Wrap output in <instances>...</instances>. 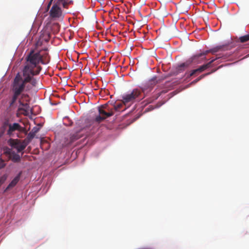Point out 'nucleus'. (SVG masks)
<instances>
[{
    "instance_id": "23",
    "label": "nucleus",
    "mask_w": 249,
    "mask_h": 249,
    "mask_svg": "<svg viewBox=\"0 0 249 249\" xmlns=\"http://www.w3.org/2000/svg\"><path fill=\"white\" fill-rule=\"evenodd\" d=\"M35 135L36 134L31 131L28 133L27 136V139L29 140H31L35 137Z\"/></svg>"
},
{
    "instance_id": "16",
    "label": "nucleus",
    "mask_w": 249,
    "mask_h": 249,
    "mask_svg": "<svg viewBox=\"0 0 249 249\" xmlns=\"http://www.w3.org/2000/svg\"><path fill=\"white\" fill-rule=\"evenodd\" d=\"M41 52V55L42 56V60L41 61V63L42 64H45L48 63L50 61L49 56L48 53H42Z\"/></svg>"
},
{
    "instance_id": "14",
    "label": "nucleus",
    "mask_w": 249,
    "mask_h": 249,
    "mask_svg": "<svg viewBox=\"0 0 249 249\" xmlns=\"http://www.w3.org/2000/svg\"><path fill=\"white\" fill-rule=\"evenodd\" d=\"M20 178V174L18 176H16L9 183L6 189L5 190V192L9 190V189L14 187L18 182Z\"/></svg>"
},
{
    "instance_id": "15",
    "label": "nucleus",
    "mask_w": 249,
    "mask_h": 249,
    "mask_svg": "<svg viewBox=\"0 0 249 249\" xmlns=\"http://www.w3.org/2000/svg\"><path fill=\"white\" fill-rule=\"evenodd\" d=\"M122 2V7L124 8V11H127V12H129V10L132 7L133 3L129 1H121Z\"/></svg>"
},
{
    "instance_id": "30",
    "label": "nucleus",
    "mask_w": 249,
    "mask_h": 249,
    "mask_svg": "<svg viewBox=\"0 0 249 249\" xmlns=\"http://www.w3.org/2000/svg\"><path fill=\"white\" fill-rule=\"evenodd\" d=\"M152 4L153 6H155L157 4V3L156 2L152 3Z\"/></svg>"
},
{
    "instance_id": "24",
    "label": "nucleus",
    "mask_w": 249,
    "mask_h": 249,
    "mask_svg": "<svg viewBox=\"0 0 249 249\" xmlns=\"http://www.w3.org/2000/svg\"><path fill=\"white\" fill-rule=\"evenodd\" d=\"M215 70H214L213 71H212L211 72H210V73H207L205 74H203V75H201L200 77H199L197 79H196V80H195V82H197V81H198L199 80H200L201 78H203L205 75H209L210 74V73L215 71Z\"/></svg>"
},
{
    "instance_id": "9",
    "label": "nucleus",
    "mask_w": 249,
    "mask_h": 249,
    "mask_svg": "<svg viewBox=\"0 0 249 249\" xmlns=\"http://www.w3.org/2000/svg\"><path fill=\"white\" fill-rule=\"evenodd\" d=\"M218 58H219V57L216 58L215 59H212L211 61L208 62V63L200 66L198 69H195V70H193V71H192L190 72V73L189 74V76H192L194 75V74H195L196 73H200V72L204 71V70H205L207 68H210V67H211L212 64L215 60L217 59Z\"/></svg>"
},
{
    "instance_id": "12",
    "label": "nucleus",
    "mask_w": 249,
    "mask_h": 249,
    "mask_svg": "<svg viewBox=\"0 0 249 249\" xmlns=\"http://www.w3.org/2000/svg\"><path fill=\"white\" fill-rule=\"evenodd\" d=\"M99 114L104 116L106 118L112 116V112H107L106 110L102 107V105L98 107Z\"/></svg>"
},
{
    "instance_id": "10",
    "label": "nucleus",
    "mask_w": 249,
    "mask_h": 249,
    "mask_svg": "<svg viewBox=\"0 0 249 249\" xmlns=\"http://www.w3.org/2000/svg\"><path fill=\"white\" fill-rule=\"evenodd\" d=\"M228 46L227 45H219L215 47H214L210 50L205 51V54L207 55L210 53H216L219 51H225L228 50Z\"/></svg>"
},
{
    "instance_id": "31",
    "label": "nucleus",
    "mask_w": 249,
    "mask_h": 249,
    "mask_svg": "<svg viewBox=\"0 0 249 249\" xmlns=\"http://www.w3.org/2000/svg\"><path fill=\"white\" fill-rule=\"evenodd\" d=\"M103 2H104L105 1H102ZM103 4H105L104 2H103V3H101V4L102 5Z\"/></svg>"
},
{
    "instance_id": "8",
    "label": "nucleus",
    "mask_w": 249,
    "mask_h": 249,
    "mask_svg": "<svg viewBox=\"0 0 249 249\" xmlns=\"http://www.w3.org/2000/svg\"><path fill=\"white\" fill-rule=\"evenodd\" d=\"M11 146L17 150L18 152H20L23 150L27 146V144L24 142H21L19 140H12L10 142Z\"/></svg>"
},
{
    "instance_id": "5",
    "label": "nucleus",
    "mask_w": 249,
    "mask_h": 249,
    "mask_svg": "<svg viewBox=\"0 0 249 249\" xmlns=\"http://www.w3.org/2000/svg\"><path fill=\"white\" fill-rule=\"evenodd\" d=\"M141 94V90L135 89L131 92L123 95L122 101L124 105L128 103H133L140 97Z\"/></svg>"
},
{
    "instance_id": "13",
    "label": "nucleus",
    "mask_w": 249,
    "mask_h": 249,
    "mask_svg": "<svg viewBox=\"0 0 249 249\" xmlns=\"http://www.w3.org/2000/svg\"><path fill=\"white\" fill-rule=\"evenodd\" d=\"M80 131L76 132V133L71 134L70 137V142H68L67 144H70L73 142L80 138L82 137V134H80Z\"/></svg>"
},
{
    "instance_id": "7",
    "label": "nucleus",
    "mask_w": 249,
    "mask_h": 249,
    "mask_svg": "<svg viewBox=\"0 0 249 249\" xmlns=\"http://www.w3.org/2000/svg\"><path fill=\"white\" fill-rule=\"evenodd\" d=\"M10 94L8 96V104L10 108L15 109L17 107V102H18L20 99L21 96L14 92H10Z\"/></svg>"
},
{
    "instance_id": "6",
    "label": "nucleus",
    "mask_w": 249,
    "mask_h": 249,
    "mask_svg": "<svg viewBox=\"0 0 249 249\" xmlns=\"http://www.w3.org/2000/svg\"><path fill=\"white\" fill-rule=\"evenodd\" d=\"M5 124L6 125V124ZM6 124L8 126L7 134L10 136L13 135V133L16 131L22 132L25 129L24 127L21 126L19 124L17 123L13 124L7 123Z\"/></svg>"
},
{
    "instance_id": "22",
    "label": "nucleus",
    "mask_w": 249,
    "mask_h": 249,
    "mask_svg": "<svg viewBox=\"0 0 249 249\" xmlns=\"http://www.w3.org/2000/svg\"><path fill=\"white\" fill-rule=\"evenodd\" d=\"M106 119V118L105 117L99 114L96 117L95 120L96 122L99 123L103 121Z\"/></svg>"
},
{
    "instance_id": "28",
    "label": "nucleus",
    "mask_w": 249,
    "mask_h": 249,
    "mask_svg": "<svg viewBox=\"0 0 249 249\" xmlns=\"http://www.w3.org/2000/svg\"><path fill=\"white\" fill-rule=\"evenodd\" d=\"M53 1H49V3L48 4L47 7V11H48L49 9L50 8L51 5H52Z\"/></svg>"
},
{
    "instance_id": "18",
    "label": "nucleus",
    "mask_w": 249,
    "mask_h": 249,
    "mask_svg": "<svg viewBox=\"0 0 249 249\" xmlns=\"http://www.w3.org/2000/svg\"><path fill=\"white\" fill-rule=\"evenodd\" d=\"M124 105V104L123 103V102L122 103L117 104L113 107V109L115 111H120Z\"/></svg>"
},
{
    "instance_id": "33",
    "label": "nucleus",
    "mask_w": 249,
    "mask_h": 249,
    "mask_svg": "<svg viewBox=\"0 0 249 249\" xmlns=\"http://www.w3.org/2000/svg\"><path fill=\"white\" fill-rule=\"evenodd\" d=\"M19 109H22V107H20V108H19Z\"/></svg>"
},
{
    "instance_id": "1",
    "label": "nucleus",
    "mask_w": 249,
    "mask_h": 249,
    "mask_svg": "<svg viewBox=\"0 0 249 249\" xmlns=\"http://www.w3.org/2000/svg\"><path fill=\"white\" fill-rule=\"evenodd\" d=\"M27 70L23 71V76L17 73L12 82L10 87V92H14L21 96L18 103L24 108L28 107L27 102L30 101L28 94L23 92L28 91L36 87L37 81L32 75L27 73Z\"/></svg>"
},
{
    "instance_id": "29",
    "label": "nucleus",
    "mask_w": 249,
    "mask_h": 249,
    "mask_svg": "<svg viewBox=\"0 0 249 249\" xmlns=\"http://www.w3.org/2000/svg\"><path fill=\"white\" fill-rule=\"evenodd\" d=\"M211 2H213V1H210L209 2H205L204 1H203V3H204V4H207L209 5V3Z\"/></svg>"
},
{
    "instance_id": "27",
    "label": "nucleus",
    "mask_w": 249,
    "mask_h": 249,
    "mask_svg": "<svg viewBox=\"0 0 249 249\" xmlns=\"http://www.w3.org/2000/svg\"><path fill=\"white\" fill-rule=\"evenodd\" d=\"M5 178L3 177H1L0 178V186L4 183Z\"/></svg>"
},
{
    "instance_id": "20",
    "label": "nucleus",
    "mask_w": 249,
    "mask_h": 249,
    "mask_svg": "<svg viewBox=\"0 0 249 249\" xmlns=\"http://www.w3.org/2000/svg\"><path fill=\"white\" fill-rule=\"evenodd\" d=\"M157 82L156 81L155 79H152L148 82L147 85L148 87H150V88H152L154 86H155L157 84Z\"/></svg>"
},
{
    "instance_id": "21",
    "label": "nucleus",
    "mask_w": 249,
    "mask_h": 249,
    "mask_svg": "<svg viewBox=\"0 0 249 249\" xmlns=\"http://www.w3.org/2000/svg\"><path fill=\"white\" fill-rule=\"evenodd\" d=\"M11 158L12 160L14 162H18L20 160V157L16 154H14Z\"/></svg>"
},
{
    "instance_id": "25",
    "label": "nucleus",
    "mask_w": 249,
    "mask_h": 249,
    "mask_svg": "<svg viewBox=\"0 0 249 249\" xmlns=\"http://www.w3.org/2000/svg\"><path fill=\"white\" fill-rule=\"evenodd\" d=\"M39 130V128L37 127V126H35L34 127H33V128L32 129V130H31L33 132H34L35 134H36Z\"/></svg>"
},
{
    "instance_id": "26",
    "label": "nucleus",
    "mask_w": 249,
    "mask_h": 249,
    "mask_svg": "<svg viewBox=\"0 0 249 249\" xmlns=\"http://www.w3.org/2000/svg\"><path fill=\"white\" fill-rule=\"evenodd\" d=\"M5 166L4 161L1 159H0V169L3 168Z\"/></svg>"
},
{
    "instance_id": "17",
    "label": "nucleus",
    "mask_w": 249,
    "mask_h": 249,
    "mask_svg": "<svg viewBox=\"0 0 249 249\" xmlns=\"http://www.w3.org/2000/svg\"><path fill=\"white\" fill-rule=\"evenodd\" d=\"M102 107L104 108V109H105L106 110V111H107V112H112V115H114L115 111L113 109V107L110 108L108 107V106L107 104H106L102 105Z\"/></svg>"
},
{
    "instance_id": "2",
    "label": "nucleus",
    "mask_w": 249,
    "mask_h": 249,
    "mask_svg": "<svg viewBox=\"0 0 249 249\" xmlns=\"http://www.w3.org/2000/svg\"><path fill=\"white\" fill-rule=\"evenodd\" d=\"M41 52H35L31 50L26 57V65L23 71L27 70V73L33 76L38 74L42 69L38 64L42 60Z\"/></svg>"
},
{
    "instance_id": "11",
    "label": "nucleus",
    "mask_w": 249,
    "mask_h": 249,
    "mask_svg": "<svg viewBox=\"0 0 249 249\" xmlns=\"http://www.w3.org/2000/svg\"><path fill=\"white\" fill-rule=\"evenodd\" d=\"M184 1H179L178 3H174L177 8L180 11H187L189 8V4H186Z\"/></svg>"
},
{
    "instance_id": "19",
    "label": "nucleus",
    "mask_w": 249,
    "mask_h": 249,
    "mask_svg": "<svg viewBox=\"0 0 249 249\" xmlns=\"http://www.w3.org/2000/svg\"><path fill=\"white\" fill-rule=\"evenodd\" d=\"M239 41L241 43H244L249 40V34L241 36L239 38Z\"/></svg>"
},
{
    "instance_id": "3",
    "label": "nucleus",
    "mask_w": 249,
    "mask_h": 249,
    "mask_svg": "<svg viewBox=\"0 0 249 249\" xmlns=\"http://www.w3.org/2000/svg\"><path fill=\"white\" fill-rule=\"evenodd\" d=\"M205 51L196 54L190 58L186 62L183 63L178 66V70H183L185 68L187 67L191 63H199L206 59Z\"/></svg>"
},
{
    "instance_id": "32",
    "label": "nucleus",
    "mask_w": 249,
    "mask_h": 249,
    "mask_svg": "<svg viewBox=\"0 0 249 249\" xmlns=\"http://www.w3.org/2000/svg\"><path fill=\"white\" fill-rule=\"evenodd\" d=\"M71 124H72V122H71V123L69 124V125H71Z\"/></svg>"
},
{
    "instance_id": "4",
    "label": "nucleus",
    "mask_w": 249,
    "mask_h": 249,
    "mask_svg": "<svg viewBox=\"0 0 249 249\" xmlns=\"http://www.w3.org/2000/svg\"><path fill=\"white\" fill-rule=\"evenodd\" d=\"M63 1H57L54 3L50 11V16L52 18H59L62 15V11L60 8L61 4H63L64 7H66L67 4H71L72 1H69L68 3H62Z\"/></svg>"
}]
</instances>
